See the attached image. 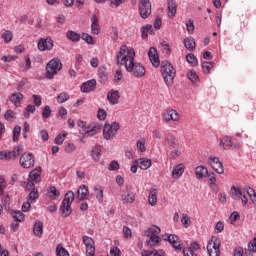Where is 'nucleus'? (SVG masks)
Instances as JSON below:
<instances>
[{
    "instance_id": "1",
    "label": "nucleus",
    "mask_w": 256,
    "mask_h": 256,
    "mask_svg": "<svg viewBox=\"0 0 256 256\" xmlns=\"http://www.w3.org/2000/svg\"><path fill=\"white\" fill-rule=\"evenodd\" d=\"M117 65H124L128 73H131L136 79L145 77V66L139 62H135V49L122 45L116 54Z\"/></svg>"
},
{
    "instance_id": "2",
    "label": "nucleus",
    "mask_w": 256,
    "mask_h": 256,
    "mask_svg": "<svg viewBox=\"0 0 256 256\" xmlns=\"http://www.w3.org/2000/svg\"><path fill=\"white\" fill-rule=\"evenodd\" d=\"M78 127H80V133L83 135V137H93L97 135V133L101 132V129L103 128V125L98 122H92L90 124H87V122L83 120H79L77 122Z\"/></svg>"
},
{
    "instance_id": "3",
    "label": "nucleus",
    "mask_w": 256,
    "mask_h": 256,
    "mask_svg": "<svg viewBox=\"0 0 256 256\" xmlns=\"http://www.w3.org/2000/svg\"><path fill=\"white\" fill-rule=\"evenodd\" d=\"M161 75H162L163 81L167 85V87H173V80L175 79V76L177 75V71L175 70V67H173V64H171V62L162 61Z\"/></svg>"
},
{
    "instance_id": "4",
    "label": "nucleus",
    "mask_w": 256,
    "mask_h": 256,
    "mask_svg": "<svg viewBox=\"0 0 256 256\" xmlns=\"http://www.w3.org/2000/svg\"><path fill=\"white\" fill-rule=\"evenodd\" d=\"M161 233V228L158 226H150L145 231V236L148 237V240L146 242V245L148 247H157L159 243H161V237H159V234Z\"/></svg>"
},
{
    "instance_id": "5",
    "label": "nucleus",
    "mask_w": 256,
    "mask_h": 256,
    "mask_svg": "<svg viewBox=\"0 0 256 256\" xmlns=\"http://www.w3.org/2000/svg\"><path fill=\"white\" fill-rule=\"evenodd\" d=\"M74 200H75V193H73V191H68L65 194L64 199L60 206L61 215L64 219L66 217H69V215H71V213H73L71 204L73 203Z\"/></svg>"
},
{
    "instance_id": "6",
    "label": "nucleus",
    "mask_w": 256,
    "mask_h": 256,
    "mask_svg": "<svg viewBox=\"0 0 256 256\" xmlns=\"http://www.w3.org/2000/svg\"><path fill=\"white\" fill-rule=\"evenodd\" d=\"M63 69V63L58 58L50 60L46 65V79H53Z\"/></svg>"
},
{
    "instance_id": "7",
    "label": "nucleus",
    "mask_w": 256,
    "mask_h": 256,
    "mask_svg": "<svg viewBox=\"0 0 256 256\" xmlns=\"http://www.w3.org/2000/svg\"><path fill=\"white\" fill-rule=\"evenodd\" d=\"M119 122H112L111 124L106 123L103 127V138L106 141L113 140L114 137L117 135V131L120 129Z\"/></svg>"
},
{
    "instance_id": "8",
    "label": "nucleus",
    "mask_w": 256,
    "mask_h": 256,
    "mask_svg": "<svg viewBox=\"0 0 256 256\" xmlns=\"http://www.w3.org/2000/svg\"><path fill=\"white\" fill-rule=\"evenodd\" d=\"M221 240L215 236H212L210 241L207 244V251L209 256H220L221 251Z\"/></svg>"
},
{
    "instance_id": "9",
    "label": "nucleus",
    "mask_w": 256,
    "mask_h": 256,
    "mask_svg": "<svg viewBox=\"0 0 256 256\" xmlns=\"http://www.w3.org/2000/svg\"><path fill=\"white\" fill-rule=\"evenodd\" d=\"M119 195L124 205L135 203V192H133V187L126 186L125 189L120 190Z\"/></svg>"
},
{
    "instance_id": "10",
    "label": "nucleus",
    "mask_w": 256,
    "mask_h": 256,
    "mask_svg": "<svg viewBox=\"0 0 256 256\" xmlns=\"http://www.w3.org/2000/svg\"><path fill=\"white\" fill-rule=\"evenodd\" d=\"M23 151V146L19 145L13 149V151H0V159L2 161H11V159H16L21 155Z\"/></svg>"
},
{
    "instance_id": "11",
    "label": "nucleus",
    "mask_w": 256,
    "mask_h": 256,
    "mask_svg": "<svg viewBox=\"0 0 256 256\" xmlns=\"http://www.w3.org/2000/svg\"><path fill=\"white\" fill-rule=\"evenodd\" d=\"M164 123L177 122L181 119V115L175 109L168 108L162 113Z\"/></svg>"
},
{
    "instance_id": "12",
    "label": "nucleus",
    "mask_w": 256,
    "mask_h": 256,
    "mask_svg": "<svg viewBox=\"0 0 256 256\" xmlns=\"http://www.w3.org/2000/svg\"><path fill=\"white\" fill-rule=\"evenodd\" d=\"M208 165L211 166V169L218 173V175H223V173H225V169L223 168V162L219 160V157L209 156Z\"/></svg>"
},
{
    "instance_id": "13",
    "label": "nucleus",
    "mask_w": 256,
    "mask_h": 256,
    "mask_svg": "<svg viewBox=\"0 0 256 256\" xmlns=\"http://www.w3.org/2000/svg\"><path fill=\"white\" fill-rule=\"evenodd\" d=\"M20 165L23 169H31L35 165V156L31 153H24L20 157Z\"/></svg>"
},
{
    "instance_id": "14",
    "label": "nucleus",
    "mask_w": 256,
    "mask_h": 256,
    "mask_svg": "<svg viewBox=\"0 0 256 256\" xmlns=\"http://www.w3.org/2000/svg\"><path fill=\"white\" fill-rule=\"evenodd\" d=\"M139 13L142 19H147L151 15V2L149 0H140Z\"/></svg>"
},
{
    "instance_id": "15",
    "label": "nucleus",
    "mask_w": 256,
    "mask_h": 256,
    "mask_svg": "<svg viewBox=\"0 0 256 256\" xmlns=\"http://www.w3.org/2000/svg\"><path fill=\"white\" fill-rule=\"evenodd\" d=\"M219 145L220 149H223V151H227V149H231V147H234V149H239V147H241V144H233V139L231 136H224L219 140Z\"/></svg>"
},
{
    "instance_id": "16",
    "label": "nucleus",
    "mask_w": 256,
    "mask_h": 256,
    "mask_svg": "<svg viewBox=\"0 0 256 256\" xmlns=\"http://www.w3.org/2000/svg\"><path fill=\"white\" fill-rule=\"evenodd\" d=\"M82 241L86 247L87 256H95V241L89 236H83Z\"/></svg>"
},
{
    "instance_id": "17",
    "label": "nucleus",
    "mask_w": 256,
    "mask_h": 256,
    "mask_svg": "<svg viewBox=\"0 0 256 256\" xmlns=\"http://www.w3.org/2000/svg\"><path fill=\"white\" fill-rule=\"evenodd\" d=\"M168 242L170 243V245H172L175 251H183V241L179 239V236L175 234H170L168 236Z\"/></svg>"
},
{
    "instance_id": "18",
    "label": "nucleus",
    "mask_w": 256,
    "mask_h": 256,
    "mask_svg": "<svg viewBox=\"0 0 256 256\" xmlns=\"http://www.w3.org/2000/svg\"><path fill=\"white\" fill-rule=\"evenodd\" d=\"M37 46H38L39 51H51V49H53V39L41 38L38 41Z\"/></svg>"
},
{
    "instance_id": "19",
    "label": "nucleus",
    "mask_w": 256,
    "mask_h": 256,
    "mask_svg": "<svg viewBox=\"0 0 256 256\" xmlns=\"http://www.w3.org/2000/svg\"><path fill=\"white\" fill-rule=\"evenodd\" d=\"M148 57L153 67H159V65H161V60H159V55L157 54V49H155V47L149 49Z\"/></svg>"
},
{
    "instance_id": "20",
    "label": "nucleus",
    "mask_w": 256,
    "mask_h": 256,
    "mask_svg": "<svg viewBox=\"0 0 256 256\" xmlns=\"http://www.w3.org/2000/svg\"><path fill=\"white\" fill-rule=\"evenodd\" d=\"M134 165H137L139 169H142V171H147L151 165H153L151 159L149 158H139L137 160H134Z\"/></svg>"
},
{
    "instance_id": "21",
    "label": "nucleus",
    "mask_w": 256,
    "mask_h": 256,
    "mask_svg": "<svg viewBox=\"0 0 256 256\" xmlns=\"http://www.w3.org/2000/svg\"><path fill=\"white\" fill-rule=\"evenodd\" d=\"M121 99V94L118 90H110L107 93V100L109 101L110 105H117L119 100Z\"/></svg>"
},
{
    "instance_id": "22",
    "label": "nucleus",
    "mask_w": 256,
    "mask_h": 256,
    "mask_svg": "<svg viewBox=\"0 0 256 256\" xmlns=\"http://www.w3.org/2000/svg\"><path fill=\"white\" fill-rule=\"evenodd\" d=\"M76 199H78V201L89 199V187H87V185H82L78 188Z\"/></svg>"
},
{
    "instance_id": "23",
    "label": "nucleus",
    "mask_w": 256,
    "mask_h": 256,
    "mask_svg": "<svg viewBox=\"0 0 256 256\" xmlns=\"http://www.w3.org/2000/svg\"><path fill=\"white\" fill-rule=\"evenodd\" d=\"M95 87H97V80L91 79L82 84L81 91L82 93H91V91H95Z\"/></svg>"
},
{
    "instance_id": "24",
    "label": "nucleus",
    "mask_w": 256,
    "mask_h": 256,
    "mask_svg": "<svg viewBox=\"0 0 256 256\" xmlns=\"http://www.w3.org/2000/svg\"><path fill=\"white\" fill-rule=\"evenodd\" d=\"M100 31L99 18H97V15L93 14L91 16V33L92 35H99Z\"/></svg>"
},
{
    "instance_id": "25",
    "label": "nucleus",
    "mask_w": 256,
    "mask_h": 256,
    "mask_svg": "<svg viewBox=\"0 0 256 256\" xmlns=\"http://www.w3.org/2000/svg\"><path fill=\"white\" fill-rule=\"evenodd\" d=\"M183 173H185V164H177L172 170V177L173 179H181Z\"/></svg>"
},
{
    "instance_id": "26",
    "label": "nucleus",
    "mask_w": 256,
    "mask_h": 256,
    "mask_svg": "<svg viewBox=\"0 0 256 256\" xmlns=\"http://www.w3.org/2000/svg\"><path fill=\"white\" fill-rule=\"evenodd\" d=\"M66 37L69 41H72V43H79V41H81V34L73 30H68L66 32Z\"/></svg>"
},
{
    "instance_id": "27",
    "label": "nucleus",
    "mask_w": 256,
    "mask_h": 256,
    "mask_svg": "<svg viewBox=\"0 0 256 256\" xmlns=\"http://www.w3.org/2000/svg\"><path fill=\"white\" fill-rule=\"evenodd\" d=\"M209 171L207 170V167L200 165L197 166L195 169V175L197 179H203V177H207Z\"/></svg>"
},
{
    "instance_id": "28",
    "label": "nucleus",
    "mask_w": 256,
    "mask_h": 256,
    "mask_svg": "<svg viewBox=\"0 0 256 256\" xmlns=\"http://www.w3.org/2000/svg\"><path fill=\"white\" fill-rule=\"evenodd\" d=\"M29 180L34 183H39L41 181V168H36L32 170L29 174Z\"/></svg>"
},
{
    "instance_id": "29",
    "label": "nucleus",
    "mask_w": 256,
    "mask_h": 256,
    "mask_svg": "<svg viewBox=\"0 0 256 256\" xmlns=\"http://www.w3.org/2000/svg\"><path fill=\"white\" fill-rule=\"evenodd\" d=\"M244 193L245 192H243V190H241V188L239 187H236V186L231 187V195L234 201H240Z\"/></svg>"
},
{
    "instance_id": "30",
    "label": "nucleus",
    "mask_w": 256,
    "mask_h": 256,
    "mask_svg": "<svg viewBox=\"0 0 256 256\" xmlns=\"http://www.w3.org/2000/svg\"><path fill=\"white\" fill-rule=\"evenodd\" d=\"M11 103L15 105V107H21V101L23 100V95L21 93H13L9 97Z\"/></svg>"
},
{
    "instance_id": "31",
    "label": "nucleus",
    "mask_w": 256,
    "mask_h": 256,
    "mask_svg": "<svg viewBox=\"0 0 256 256\" xmlns=\"http://www.w3.org/2000/svg\"><path fill=\"white\" fill-rule=\"evenodd\" d=\"M184 47L188 49V51H195L197 44L195 43V38L188 37L184 39Z\"/></svg>"
},
{
    "instance_id": "32",
    "label": "nucleus",
    "mask_w": 256,
    "mask_h": 256,
    "mask_svg": "<svg viewBox=\"0 0 256 256\" xmlns=\"http://www.w3.org/2000/svg\"><path fill=\"white\" fill-rule=\"evenodd\" d=\"M177 13V3L175 1L170 0L168 1V17L173 19Z\"/></svg>"
},
{
    "instance_id": "33",
    "label": "nucleus",
    "mask_w": 256,
    "mask_h": 256,
    "mask_svg": "<svg viewBox=\"0 0 256 256\" xmlns=\"http://www.w3.org/2000/svg\"><path fill=\"white\" fill-rule=\"evenodd\" d=\"M148 203L151 207H155L157 205V189L152 188L149 192Z\"/></svg>"
},
{
    "instance_id": "34",
    "label": "nucleus",
    "mask_w": 256,
    "mask_h": 256,
    "mask_svg": "<svg viewBox=\"0 0 256 256\" xmlns=\"http://www.w3.org/2000/svg\"><path fill=\"white\" fill-rule=\"evenodd\" d=\"M33 233L36 237H43V222L36 221L34 223Z\"/></svg>"
},
{
    "instance_id": "35",
    "label": "nucleus",
    "mask_w": 256,
    "mask_h": 256,
    "mask_svg": "<svg viewBox=\"0 0 256 256\" xmlns=\"http://www.w3.org/2000/svg\"><path fill=\"white\" fill-rule=\"evenodd\" d=\"M98 77L100 83H107L109 76L107 75V70L105 68H100L98 70Z\"/></svg>"
},
{
    "instance_id": "36",
    "label": "nucleus",
    "mask_w": 256,
    "mask_h": 256,
    "mask_svg": "<svg viewBox=\"0 0 256 256\" xmlns=\"http://www.w3.org/2000/svg\"><path fill=\"white\" fill-rule=\"evenodd\" d=\"M187 78L194 85H197V83H199V76L197 75V72H195V70H189L188 73H187Z\"/></svg>"
},
{
    "instance_id": "37",
    "label": "nucleus",
    "mask_w": 256,
    "mask_h": 256,
    "mask_svg": "<svg viewBox=\"0 0 256 256\" xmlns=\"http://www.w3.org/2000/svg\"><path fill=\"white\" fill-rule=\"evenodd\" d=\"M165 141L169 147H175L177 145V139L171 133L166 134Z\"/></svg>"
},
{
    "instance_id": "38",
    "label": "nucleus",
    "mask_w": 256,
    "mask_h": 256,
    "mask_svg": "<svg viewBox=\"0 0 256 256\" xmlns=\"http://www.w3.org/2000/svg\"><path fill=\"white\" fill-rule=\"evenodd\" d=\"M94 193L97 201L99 203H103V187L101 186L94 187Z\"/></svg>"
},
{
    "instance_id": "39",
    "label": "nucleus",
    "mask_w": 256,
    "mask_h": 256,
    "mask_svg": "<svg viewBox=\"0 0 256 256\" xmlns=\"http://www.w3.org/2000/svg\"><path fill=\"white\" fill-rule=\"evenodd\" d=\"M146 140L145 138H140L136 142L137 150L140 151V153H145L147 151V147L145 146Z\"/></svg>"
},
{
    "instance_id": "40",
    "label": "nucleus",
    "mask_w": 256,
    "mask_h": 256,
    "mask_svg": "<svg viewBox=\"0 0 256 256\" xmlns=\"http://www.w3.org/2000/svg\"><path fill=\"white\" fill-rule=\"evenodd\" d=\"M91 156L94 161L101 159V148L96 146L91 151Z\"/></svg>"
},
{
    "instance_id": "41",
    "label": "nucleus",
    "mask_w": 256,
    "mask_h": 256,
    "mask_svg": "<svg viewBox=\"0 0 256 256\" xmlns=\"http://www.w3.org/2000/svg\"><path fill=\"white\" fill-rule=\"evenodd\" d=\"M48 195L51 199H57L61 195V193H59V190H57V188L51 186L48 189Z\"/></svg>"
},
{
    "instance_id": "42",
    "label": "nucleus",
    "mask_w": 256,
    "mask_h": 256,
    "mask_svg": "<svg viewBox=\"0 0 256 256\" xmlns=\"http://www.w3.org/2000/svg\"><path fill=\"white\" fill-rule=\"evenodd\" d=\"M12 217L13 219H15V221H18V223H22V221H25V215L21 213V211L12 212Z\"/></svg>"
},
{
    "instance_id": "43",
    "label": "nucleus",
    "mask_w": 256,
    "mask_h": 256,
    "mask_svg": "<svg viewBox=\"0 0 256 256\" xmlns=\"http://www.w3.org/2000/svg\"><path fill=\"white\" fill-rule=\"evenodd\" d=\"M2 39L6 43H11V41H13V32H11L10 30H6L2 34Z\"/></svg>"
},
{
    "instance_id": "44",
    "label": "nucleus",
    "mask_w": 256,
    "mask_h": 256,
    "mask_svg": "<svg viewBox=\"0 0 256 256\" xmlns=\"http://www.w3.org/2000/svg\"><path fill=\"white\" fill-rule=\"evenodd\" d=\"M57 103H65L66 101H69V95L67 92H61L57 98H56Z\"/></svg>"
},
{
    "instance_id": "45",
    "label": "nucleus",
    "mask_w": 256,
    "mask_h": 256,
    "mask_svg": "<svg viewBox=\"0 0 256 256\" xmlns=\"http://www.w3.org/2000/svg\"><path fill=\"white\" fill-rule=\"evenodd\" d=\"M186 61L193 65V67H197V65H199V62L197 61V58L195 57L194 54L186 55Z\"/></svg>"
},
{
    "instance_id": "46",
    "label": "nucleus",
    "mask_w": 256,
    "mask_h": 256,
    "mask_svg": "<svg viewBox=\"0 0 256 256\" xmlns=\"http://www.w3.org/2000/svg\"><path fill=\"white\" fill-rule=\"evenodd\" d=\"M186 31L189 33V35H193L195 32V24L193 23V20L189 19L186 21Z\"/></svg>"
},
{
    "instance_id": "47",
    "label": "nucleus",
    "mask_w": 256,
    "mask_h": 256,
    "mask_svg": "<svg viewBox=\"0 0 256 256\" xmlns=\"http://www.w3.org/2000/svg\"><path fill=\"white\" fill-rule=\"evenodd\" d=\"M56 255L57 256H69V252L63 248V245L59 244L56 247Z\"/></svg>"
},
{
    "instance_id": "48",
    "label": "nucleus",
    "mask_w": 256,
    "mask_h": 256,
    "mask_svg": "<svg viewBox=\"0 0 256 256\" xmlns=\"http://www.w3.org/2000/svg\"><path fill=\"white\" fill-rule=\"evenodd\" d=\"M206 176H208V183H209L212 187H217V178L215 177V173L210 172V173H208Z\"/></svg>"
},
{
    "instance_id": "49",
    "label": "nucleus",
    "mask_w": 256,
    "mask_h": 256,
    "mask_svg": "<svg viewBox=\"0 0 256 256\" xmlns=\"http://www.w3.org/2000/svg\"><path fill=\"white\" fill-rule=\"evenodd\" d=\"M141 255L142 256H163V251H157V250H155V251H153V252H149V251H147V250H142V252H141Z\"/></svg>"
},
{
    "instance_id": "50",
    "label": "nucleus",
    "mask_w": 256,
    "mask_h": 256,
    "mask_svg": "<svg viewBox=\"0 0 256 256\" xmlns=\"http://www.w3.org/2000/svg\"><path fill=\"white\" fill-rule=\"evenodd\" d=\"M80 39H83V41H86L88 45H93L95 43V40H93V36L89 35L88 33H82L80 36Z\"/></svg>"
},
{
    "instance_id": "51",
    "label": "nucleus",
    "mask_w": 256,
    "mask_h": 256,
    "mask_svg": "<svg viewBox=\"0 0 256 256\" xmlns=\"http://www.w3.org/2000/svg\"><path fill=\"white\" fill-rule=\"evenodd\" d=\"M21 134V126L19 125H16L13 129V137H12V140L14 142H17L19 141V135Z\"/></svg>"
},
{
    "instance_id": "52",
    "label": "nucleus",
    "mask_w": 256,
    "mask_h": 256,
    "mask_svg": "<svg viewBox=\"0 0 256 256\" xmlns=\"http://www.w3.org/2000/svg\"><path fill=\"white\" fill-rule=\"evenodd\" d=\"M212 67H213V62H204L202 64L203 73H205L206 75H209V73L211 72Z\"/></svg>"
},
{
    "instance_id": "53",
    "label": "nucleus",
    "mask_w": 256,
    "mask_h": 256,
    "mask_svg": "<svg viewBox=\"0 0 256 256\" xmlns=\"http://www.w3.org/2000/svg\"><path fill=\"white\" fill-rule=\"evenodd\" d=\"M151 29H153V26H151L150 24L142 26L141 33H142L143 39H147L148 33H149V31H151Z\"/></svg>"
},
{
    "instance_id": "54",
    "label": "nucleus",
    "mask_w": 256,
    "mask_h": 256,
    "mask_svg": "<svg viewBox=\"0 0 256 256\" xmlns=\"http://www.w3.org/2000/svg\"><path fill=\"white\" fill-rule=\"evenodd\" d=\"M65 137H67V132L58 134L55 138L56 145H63V141H65Z\"/></svg>"
},
{
    "instance_id": "55",
    "label": "nucleus",
    "mask_w": 256,
    "mask_h": 256,
    "mask_svg": "<svg viewBox=\"0 0 256 256\" xmlns=\"http://www.w3.org/2000/svg\"><path fill=\"white\" fill-rule=\"evenodd\" d=\"M97 117L99 121H105V119H107V111H105V109L103 108H99L97 112Z\"/></svg>"
},
{
    "instance_id": "56",
    "label": "nucleus",
    "mask_w": 256,
    "mask_h": 256,
    "mask_svg": "<svg viewBox=\"0 0 256 256\" xmlns=\"http://www.w3.org/2000/svg\"><path fill=\"white\" fill-rule=\"evenodd\" d=\"M35 199H39V192L37 191V189H33L31 190V192L28 195V201H35Z\"/></svg>"
},
{
    "instance_id": "57",
    "label": "nucleus",
    "mask_w": 256,
    "mask_h": 256,
    "mask_svg": "<svg viewBox=\"0 0 256 256\" xmlns=\"http://www.w3.org/2000/svg\"><path fill=\"white\" fill-rule=\"evenodd\" d=\"M181 223L184 225V227H189L191 225V218L187 214H183L181 218Z\"/></svg>"
},
{
    "instance_id": "58",
    "label": "nucleus",
    "mask_w": 256,
    "mask_h": 256,
    "mask_svg": "<svg viewBox=\"0 0 256 256\" xmlns=\"http://www.w3.org/2000/svg\"><path fill=\"white\" fill-rule=\"evenodd\" d=\"M42 117H43V119H49V117H51V107L50 106L44 107V109L42 110Z\"/></svg>"
},
{
    "instance_id": "59",
    "label": "nucleus",
    "mask_w": 256,
    "mask_h": 256,
    "mask_svg": "<svg viewBox=\"0 0 256 256\" xmlns=\"http://www.w3.org/2000/svg\"><path fill=\"white\" fill-rule=\"evenodd\" d=\"M241 219V215H239V212H233L230 215V223L233 225L236 221H239Z\"/></svg>"
},
{
    "instance_id": "60",
    "label": "nucleus",
    "mask_w": 256,
    "mask_h": 256,
    "mask_svg": "<svg viewBox=\"0 0 256 256\" xmlns=\"http://www.w3.org/2000/svg\"><path fill=\"white\" fill-rule=\"evenodd\" d=\"M121 79H123V71L121 69H118L114 74V81L115 83H119Z\"/></svg>"
},
{
    "instance_id": "61",
    "label": "nucleus",
    "mask_w": 256,
    "mask_h": 256,
    "mask_svg": "<svg viewBox=\"0 0 256 256\" xmlns=\"http://www.w3.org/2000/svg\"><path fill=\"white\" fill-rule=\"evenodd\" d=\"M223 229H225V224L222 221H218L214 228L215 233H222Z\"/></svg>"
},
{
    "instance_id": "62",
    "label": "nucleus",
    "mask_w": 256,
    "mask_h": 256,
    "mask_svg": "<svg viewBox=\"0 0 256 256\" xmlns=\"http://www.w3.org/2000/svg\"><path fill=\"white\" fill-rule=\"evenodd\" d=\"M119 169V162L113 160L110 165L108 166L109 171H117Z\"/></svg>"
},
{
    "instance_id": "63",
    "label": "nucleus",
    "mask_w": 256,
    "mask_h": 256,
    "mask_svg": "<svg viewBox=\"0 0 256 256\" xmlns=\"http://www.w3.org/2000/svg\"><path fill=\"white\" fill-rule=\"evenodd\" d=\"M248 251H252L253 253H256V238H254L252 242L248 244Z\"/></svg>"
},
{
    "instance_id": "64",
    "label": "nucleus",
    "mask_w": 256,
    "mask_h": 256,
    "mask_svg": "<svg viewBox=\"0 0 256 256\" xmlns=\"http://www.w3.org/2000/svg\"><path fill=\"white\" fill-rule=\"evenodd\" d=\"M110 255L111 256H121V250H119L118 247H112L110 249Z\"/></svg>"
}]
</instances>
